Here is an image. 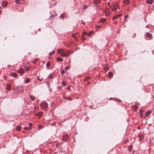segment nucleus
<instances>
[{
  "label": "nucleus",
  "mask_w": 154,
  "mask_h": 154,
  "mask_svg": "<svg viewBox=\"0 0 154 154\" xmlns=\"http://www.w3.org/2000/svg\"><path fill=\"white\" fill-rule=\"evenodd\" d=\"M66 56V54H62V55H61L63 57H65V56Z\"/></svg>",
  "instance_id": "obj_36"
},
{
  "label": "nucleus",
  "mask_w": 154,
  "mask_h": 154,
  "mask_svg": "<svg viewBox=\"0 0 154 154\" xmlns=\"http://www.w3.org/2000/svg\"><path fill=\"white\" fill-rule=\"evenodd\" d=\"M110 100H117V99L116 98H112L111 97L109 98Z\"/></svg>",
  "instance_id": "obj_29"
},
{
  "label": "nucleus",
  "mask_w": 154,
  "mask_h": 154,
  "mask_svg": "<svg viewBox=\"0 0 154 154\" xmlns=\"http://www.w3.org/2000/svg\"><path fill=\"white\" fill-rule=\"evenodd\" d=\"M42 79H39L38 78H37V79L39 81H41L42 80Z\"/></svg>",
  "instance_id": "obj_47"
},
{
  "label": "nucleus",
  "mask_w": 154,
  "mask_h": 154,
  "mask_svg": "<svg viewBox=\"0 0 154 154\" xmlns=\"http://www.w3.org/2000/svg\"><path fill=\"white\" fill-rule=\"evenodd\" d=\"M62 85L63 86H65L66 85V82L64 81H63V82L62 83Z\"/></svg>",
  "instance_id": "obj_21"
},
{
  "label": "nucleus",
  "mask_w": 154,
  "mask_h": 154,
  "mask_svg": "<svg viewBox=\"0 0 154 154\" xmlns=\"http://www.w3.org/2000/svg\"><path fill=\"white\" fill-rule=\"evenodd\" d=\"M65 73V71L64 70H62L60 71V73L62 74H63Z\"/></svg>",
  "instance_id": "obj_30"
},
{
  "label": "nucleus",
  "mask_w": 154,
  "mask_h": 154,
  "mask_svg": "<svg viewBox=\"0 0 154 154\" xmlns=\"http://www.w3.org/2000/svg\"><path fill=\"white\" fill-rule=\"evenodd\" d=\"M55 17V15H54V14H52L50 16V19L52 20V18H54Z\"/></svg>",
  "instance_id": "obj_26"
},
{
  "label": "nucleus",
  "mask_w": 154,
  "mask_h": 154,
  "mask_svg": "<svg viewBox=\"0 0 154 154\" xmlns=\"http://www.w3.org/2000/svg\"><path fill=\"white\" fill-rule=\"evenodd\" d=\"M43 114V112L42 111H40V112H39L36 113V115L37 116H41Z\"/></svg>",
  "instance_id": "obj_11"
},
{
  "label": "nucleus",
  "mask_w": 154,
  "mask_h": 154,
  "mask_svg": "<svg viewBox=\"0 0 154 154\" xmlns=\"http://www.w3.org/2000/svg\"><path fill=\"white\" fill-rule=\"evenodd\" d=\"M58 88L59 89H60V88H61V87H58Z\"/></svg>",
  "instance_id": "obj_59"
},
{
  "label": "nucleus",
  "mask_w": 154,
  "mask_h": 154,
  "mask_svg": "<svg viewBox=\"0 0 154 154\" xmlns=\"http://www.w3.org/2000/svg\"><path fill=\"white\" fill-rule=\"evenodd\" d=\"M65 17V15L64 14H62L60 16V17L61 18H63Z\"/></svg>",
  "instance_id": "obj_20"
},
{
  "label": "nucleus",
  "mask_w": 154,
  "mask_h": 154,
  "mask_svg": "<svg viewBox=\"0 0 154 154\" xmlns=\"http://www.w3.org/2000/svg\"><path fill=\"white\" fill-rule=\"evenodd\" d=\"M129 16L128 15H126L125 16V17H124V19L127 18Z\"/></svg>",
  "instance_id": "obj_38"
},
{
  "label": "nucleus",
  "mask_w": 154,
  "mask_h": 154,
  "mask_svg": "<svg viewBox=\"0 0 154 154\" xmlns=\"http://www.w3.org/2000/svg\"><path fill=\"white\" fill-rule=\"evenodd\" d=\"M118 102H121V100H119V99H117V100Z\"/></svg>",
  "instance_id": "obj_43"
},
{
  "label": "nucleus",
  "mask_w": 154,
  "mask_h": 154,
  "mask_svg": "<svg viewBox=\"0 0 154 154\" xmlns=\"http://www.w3.org/2000/svg\"><path fill=\"white\" fill-rule=\"evenodd\" d=\"M76 34V33H74V34H72V37H73V36H74V35H75Z\"/></svg>",
  "instance_id": "obj_45"
},
{
  "label": "nucleus",
  "mask_w": 154,
  "mask_h": 154,
  "mask_svg": "<svg viewBox=\"0 0 154 154\" xmlns=\"http://www.w3.org/2000/svg\"><path fill=\"white\" fill-rule=\"evenodd\" d=\"M61 51V49H58L57 50V52L58 53H60V52Z\"/></svg>",
  "instance_id": "obj_40"
},
{
  "label": "nucleus",
  "mask_w": 154,
  "mask_h": 154,
  "mask_svg": "<svg viewBox=\"0 0 154 154\" xmlns=\"http://www.w3.org/2000/svg\"><path fill=\"white\" fill-rule=\"evenodd\" d=\"M29 68L27 67V66H26V67L25 68V70H26V71H28L29 70Z\"/></svg>",
  "instance_id": "obj_33"
},
{
  "label": "nucleus",
  "mask_w": 154,
  "mask_h": 154,
  "mask_svg": "<svg viewBox=\"0 0 154 154\" xmlns=\"http://www.w3.org/2000/svg\"><path fill=\"white\" fill-rule=\"evenodd\" d=\"M53 77V75H51V74H50L48 77V78H52Z\"/></svg>",
  "instance_id": "obj_34"
},
{
  "label": "nucleus",
  "mask_w": 154,
  "mask_h": 154,
  "mask_svg": "<svg viewBox=\"0 0 154 154\" xmlns=\"http://www.w3.org/2000/svg\"><path fill=\"white\" fill-rule=\"evenodd\" d=\"M69 52L70 53V51H69Z\"/></svg>",
  "instance_id": "obj_62"
},
{
  "label": "nucleus",
  "mask_w": 154,
  "mask_h": 154,
  "mask_svg": "<svg viewBox=\"0 0 154 154\" xmlns=\"http://www.w3.org/2000/svg\"><path fill=\"white\" fill-rule=\"evenodd\" d=\"M23 0H20V2H22V3H23Z\"/></svg>",
  "instance_id": "obj_56"
},
{
  "label": "nucleus",
  "mask_w": 154,
  "mask_h": 154,
  "mask_svg": "<svg viewBox=\"0 0 154 154\" xmlns=\"http://www.w3.org/2000/svg\"><path fill=\"white\" fill-rule=\"evenodd\" d=\"M6 88L8 90H10L11 89V87L9 84H6Z\"/></svg>",
  "instance_id": "obj_7"
},
{
  "label": "nucleus",
  "mask_w": 154,
  "mask_h": 154,
  "mask_svg": "<svg viewBox=\"0 0 154 154\" xmlns=\"http://www.w3.org/2000/svg\"><path fill=\"white\" fill-rule=\"evenodd\" d=\"M134 107H136V108L137 109V106H135V105H134Z\"/></svg>",
  "instance_id": "obj_53"
},
{
  "label": "nucleus",
  "mask_w": 154,
  "mask_h": 154,
  "mask_svg": "<svg viewBox=\"0 0 154 154\" xmlns=\"http://www.w3.org/2000/svg\"><path fill=\"white\" fill-rule=\"evenodd\" d=\"M38 30H39V31H40V29H38Z\"/></svg>",
  "instance_id": "obj_64"
},
{
  "label": "nucleus",
  "mask_w": 154,
  "mask_h": 154,
  "mask_svg": "<svg viewBox=\"0 0 154 154\" xmlns=\"http://www.w3.org/2000/svg\"><path fill=\"white\" fill-rule=\"evenodd\" d=\"M97 28H100V26H97Z\"/></svg>",
  "instance_id": "obj_49"
},
{
  "label": "nucleus",
  "mask_w": 154,
  "mask_h": 154,
  "mask_svg": "<svg viewBox=\"0 0 154 154\" xmlns=\"http://www.w3.org/2000/svg\"><path fill=\"white\" fill-rule=\"evenodd\" d=\"M15 2L18 4H22V2H20V0H15Z\"/></svg>",
  "instance_id": "obj_12"
},
{
  "label": "nucleus",
  "mask_w": 154,
  "mask_h": 154,
  "mask_svg": "<svg viewBox=\"0 0 154 154\" xmlns=\"http://www.w3.org/2000/svg\"><path fill=\"white\" fill-rule=\"evenodd\" d=\"M68 89L69 90H70V88H69V87L68 88Z\"/></svg>",
  "instance_id": "obj_54"
},
{
  "label": "nucleus",
  "mask_w": 154,
  "mask_h": 154,
  "mask_svg": "<svg viewBox=\"0 0 154 154\" xmlns=\"http://www.w3.org/2000/svg\"><path fill=\"white\" fill-rule=\"evenodd\" d=\"M28 125H29L30 127L32 126V124L31 123H29Z\"/></svg>",
  "instance_id": "obj_35"
},
{
  "label": "nucleus",
  "mask_w": 154,
  "mask_h": 154,
  "mask_svg": "<svg viewBox=\"0 0 154 154\" xmlns=\"http://www.w3.org/2000/svg\"><path fill=\"white\" fill-rule=\"evenodd\" d=\"M30 79L29 78H27V79H26L25 80V82L26 83H28L30 81Z\"/></svg>",
  "instance_id": "obj_14"
},
{
  "label": "nucleus",
  "mask_w": 154,
  "mask_h": 154,
  "mask_svg": "<svg viewBox=\"0 0 154 154\" xmlns=\"http://www.w3.org/2000/svg\"><path fill=\"white\" fill-rule=\"evenodd\" d=\"M17 88H19L18 91L22 93L24 90V88L22 87H17Z\"/></svg>",
  "instance_id": "obj_1"
},
{
  "label": "nucleus",
  "mask_w": 154,
  "mask_h": 154,
  "mask_svg": "<svg viewBox=\"0 0 154 154\" xmlns=\"http://www.w3.org/2000/svg\"><path fill=\"white\" fill-rule=\"evenodd\" d=\"M146 28H148V27H149V26H148V25H146Z\"/></svg>",
  "instance_id": "obj_52"
},
{
  "label": "nucleus",
  "mask_w": 154,
  "mask_h": 154,
  "mask_svg": "<svg viewBox=\"0 0 154 154\" xmlns=\"http://www.w3.org/2000/svg\"><path fill=\"white\" fill-rule=\"evenodd\" d=\"M66 54V56H67H67H68V54Z\"/></svg>",
  "instance_id": "obj_55"
},
{
  "label": "nucleus",
  "mask_w": 154,
  "mask_h": 154,
  "mask_svg": "<svg viewBox=\"0 0 154 154\" xmlns=\"http://www.w3.org/2000/svg\"><path fill=\"white\" fill-rule=\"evenodd\" d=\"M54 15H55V16L57 15V14H54Z\"/></svg>",
  "instance_id": "obj_61"
},
{
  "label": "nucleus",
  "mask_w": 154,
  "mask_h": 154,
  "mask_svg": "<svg viewBox=\"0 0 154 154\" xmlns=\"http://www.w3.org/2000/svg\"><path fill=\"white\" fill-rule=\"evenodd\" d=\"M45 83H46V85H47L48 86V88H49V87H50V84L49 83V82H45Z\"/></svg>",
  "instance_id": "obj_31"
},
{
  "label": "nucleus",
  "mask_w": 154,
  "mask_h": 154,
  "mask_svg": "<svg viewBox=\"0 0 154 154\" xmlns=\"http://www.w3.org/2000/svg\"><path fill=\"white\" fill-rule=\"evenodd\" d=\"M107 69H107V68H106V69H105V70H107Z\"/></svg>",
  "instance_id": "obj_60"
},
{
  "label": "nucleus",
  "mask_w": 154,
  "mask_h": 154,
  "mask_svg": "<svg viewBox=\"0 0 154 154\" xmlns=\"http://www.w3.org/2000/svg\"><path fill=\"white\" fill-rule=\"evenodd\" d=\"M16 128L18 131H20L21 129V128L20 126H17L16 127Z\"/></svg>",
  "instance_id": "obj_16"
},
{
  "label": "nucleus",
  "mask_w": 154,
  "mask_h": 154,
  "mask_svg": "<svg viewBox=\"0 0 154 154\" xmlns=\"http://www.w3.org/2000/svg\"><path fill=\"white\" fill-rule=\"evenodd\" d=\"M49 88V91H52V89L50 88V87L49 88Z\"/></svg>",
  "instance_id": "obj_46"
},
{
  "label": "nucleus",
  "mask_w": 154,
  "mask_h": 154,
  "mask_svg": "<svg viewBox=\"0 0 154 154\" xmlns=\"http://www.w3.org/2000/svg\"><path fill=\"white\" fill-rule=\"evenodd\" d=\"M132 145L130 146L128 148V150L129 152H131V151L132 149Z\"/></svg>",
  "instance_id": "obj_13"
},
{
  "label": "nucleus",
  "mask_w": 154,
  "mask_h": 154,
  "mask_svg": "<svg viewBox=\"0 0 154 154\" xmlns=\"http://www.w3.org/2000/svg\"><path fill=\"white\" fill-rule=\"evenodd\" d=\"M118 8V7L117 6H113L112 8V9L113 11H115Z\"/></svg>",
  "instance_id": "obj_17"
},
{
  "label": "nucleus",
  "mask_w": 154,
  "mask_h": 154,
  "mask_svg": "<svg viewBox=\"0 0 154 154\" xmlns=\"http://www.w3.org/2000/svg\"><path fill=\"white\" fill-rule=\"evenodd\" d=\"M151 112H152L151 111H146V116H148L149 114H151Z\"/></svg>",
  "instance_id": "obj_8"
},
{
  "label": "nucleus",
  "mask_w": 154,
  "mask_h": 154,
  "mask_svg": "<svg viewBox=\"0 0 154 154\" xmlns=\"http://www.w3.org/2000/svg\"><path fill=\"white\" fill-rule=\"evenodd\" d=\"M109 74V78H111L113 74L111 72H109L108 73Z\"/></svg>",
  "instance_id": "obj_18"
},
{
  "label": "nucleus",
  "mask_w": 154,
  "mask_h": 154,
  "mask_svg": "<svg viewBox=\"0 0 154 154\" xmlns=\"http://www.w3.org/2000/svg\"><path fill=\"white\" fill-rule=\"evenodd\" d=\"M146 36L148 38H150L151 37L152 35L149 33L148 32H147L146 34Z\"/></svg>",
  "instance_id": "obj_3"
},
{
  "label": "nucleus",
  "mask_w": 154,
  "mask_h": 154,
  "mask_svg": "<svg viewBox=\"0 0 154 154\" xmlns=\"http://www.w3.org/2000/svg\"><path fill=\"white\" fill-rule=\"evenodd\" d=\"M11 75L13 77H16L17 76V74L15 72H12L11 74Z\"/></svg>",
  "instance_id": "obj_5"
},
{
  "label": "nucleus",
  "mask_w": 154,
  "mask_h": 154,
  "mask_svg": "<svg viewBox=\"0 0 154 154\" xmlns=\"http://www.w3.org/2000/svg\"><path fill=\"white\" fill-rule=\"evenodd\" d=\"M64 99L67 100L68 101H71L72 100V99L71 98V97H64Z\"/></svg>",
  "instance_id": "obj_6"
},
{
  "label": "nucleus",
  "mask_w": 154,
  "mask_h": 154,
  "mask_svg": "<svg viewBox=\"0 0 154 154\" xmlns=\"http://www.w3.org/2000/svg\"><path fill=\"white\" fill-rule=\"evenodd\" d=\"M87 33L86 32H84L82 34V37H83L84 36L87 35Z\"/></svg>",
  "instance_id": "obj_24"
},
{
  "label": "nucleus",
  "mask_w": 154,
  "mask_h": 154,
  "mask_svg": "<svg viewBox=\"0 0 154 154\" xmlns=\"http://www.w3.org/2000/svg\"><path fill=\"white\" fill-rule=\"evenodd\" d=\"M1 11H0V14H1Z\"/></svg>",
  "instance_id": "obj_63"
},
{
  "label": "nucleus",
  "mask_w": 154,
  "mask_h": 154,
  "mask_svg": "<svg viewBox=\"0 0 154 154\" xmlns=\"http://www.w3.org/2000/svg\"><path fill=\"white\" fill-rule=\"evenodd\" d=\"M143 111L141 110H140V113H142Z\"/></svg>",
  "instance_id": "obj_48"
},
{
  "label": "nucleus",
  "mask_w": 154,
  "mask_h": 154,
  "mask_svg": "<svg viewBox=\"0 0 154 154\" xmlns=\"http://www.w3.org/2000/svg\"><path fill=\"white\" fill-rule=\"evenodd\" d=\"M121 16V14H118V15H116V16L117 17H120Z\"/></svg>",
  "instance_id": "obj_42"
},
{
  "label": "nucleus",
  "mask_w": 154,
  "mask_h": 154,
  "mask_svg": "<svg viewBox=\"0 0 154 154\" xmlns=\"http://www.w3.org/2000/svg\"><path fill=\"white\" fill-rule=\"evenodd\" d=\"M130 2V1L129 0H126V1H125V4L126 5H128L129 3Z\"/></svg>",
  "instance_id": "obj_27"
},
{
  "label": "nucleus",
  "mask_w": 154,
  "mask_h": 154,
  "mask_svg": "<svg viewBox=\"0 0 154 154\" xmlns=\"http://www.w3.org/2000/svg\"><path fill=\"white\" fill-rule=\"evenodd\" d=\"M32 100H35V98L32 95H30L29 97Z\"/></svg>",
  "instance_id": "obj_15"
},
{
  "label": "nucleus",
  "mask_w": 154,
  "mask_h": 154,
  "mask_svg": "<svg viewBox=\"0 0 154 154\" xmlns=\"http://www.w3.org/2000/svg\"><path fill=\"white\" fill-rule=\"evenodd\" d=\"M49 62L48 61L47 63L46 64V66L48 68L49 67Z\"/></svg>",
  "instance_id": "obj_28"
},
{
  "label": "nucleus",
  "mask_w": 154,
  "mask_h": 154,
  "mask_svg": "<svg viewBox=\"0 0 154 154\" xmlns=\"http://www.w3.org/2000/svg\"><path fill=\"white\" fill-rule=\"evenodd\" d=\"M55 51V50H54V51H52L50 52L49 54V55H51L53 54L54 53Z\"/></svg>",
  "instance_id": "obj_25"
},
{
  "label": "nucleus",
  "mask_w": 154,
  "mask_h": 154,
  "mask_svg": "<svg viewBox=\"0 0 154 154\" xmlns=\"http://www.w3.org/2000/svg\"><path fill=\"white\" fill-rule=\"evenodd\" d=\"M106 19L104 18H102L101 20V22L103 23H104L106 21Z\"/></svg>",
  "instance_id": "obj_19"
},
{
  "label": "nucleus",
  "mask_w": 154,
  "mask_h": 154,
  "mask_svg": "<svg viewBox=\"0 0 154 154\" xmlns=\"http://www.w3.org/2000/svg\"><path fill=\"white\" fill-rule=\"evenodd\" d=\"M88 7V6L86 5H84L83 6V9H86Z\"/></svg>",
  "instance_id": "obj_23"
},
{
  "label": "nucleus",
  "mask_w": 154,
  "mask_h": 154,
  "mask_svg": "<svg viewBox=\"0 0 154 154\" xmlns=\"http://www.w3.org/2000/svg\"><path fill=\"white\" fill-rule=\"evenodd\" d=\"M23 128L24 130H27L30 129V127H25Z\"/></svg>",
  "instance_id": "obj_32"
},
{
  "label": "nucleus",
  "mask_w": 154,
  "mask_h": 154,
  "mask_svg": "<svg viewBox=\"0 0 154 154\" xmlns=\"http://www.w3.org/2000/svg\"><path fill=\"white\" fill-rule=\"evenodd\" d=\"M117 17L116 16H114L112 18V19L114 20V19H116Z\"/></svg>",
  "instance_id": "obj_39"
},
{
  "label": "nucleus",
  "mask_w": 154,
  "mask_h": 154,
  "mask_svg": "<svg viewBox=\"0 0 154 154\" xmlns=\"http://www.w3.org/2000/svg\"><path fill=\"white\" fill-rule=\"evenodd\" d=\"M146 2L148 4H151L153 2V0H147L146 1Z\"/></svg>",
  "instance_id": "obj_9"
},
{
  "label": "nucleus",
  "mask_w": 154,
  "mask_h": 154,
  "mask_svg": "<svg viewBox=\"0 0 154 154\" xmlns=\"http://www.w3.org/2000/svg\"><path fill=\"white\" fill-rule=\"evenodd\" d=\"M69 67L68 66H66L65 68V69L66 70H67V69H69Z\"/></svg>",
  "instance_id": "obj_41"
},
{
  "label": "nucleus",
  "mask_w": 154,
  "mask_h": 154,
  "mask_svg": "<svg viewBox=\"0 0 154 154\" xmlns=\"http://www.w3.org/2000/svg\"><path fill=\"white\" fill-rule=\"evenodd\" d=\"M41 107L43 106V107L46 108L48 106V104L47 103H45L42 104H41Z\"/></svg>",
  "instance_id": "obj_4"
},
{
  "label": "nucleus",
  "mask_w": 154,
  "mask_h": 154,
  "mask_svg": "<svg viewBox=\"0 0 154 154\" xmlns=\"http://www.w3.org/2000/svg\"><path fill=\"white\" fill-rule=\"evenodd\" d=\"M82 23L83 24H85V22H84L82 21Z\"/></svg>",
  "instance_id": "obj_44"
},
{
  "label": "nucleus",
  "mask_w": 154,
  "mask_h": 154,
  "mask_svg": "<svg viewBox=\"0 0 154 154\" xmlns=\"http://www.w3.org/2000/svg\"><path fill=\"white\" fill-rule=\"evenodd\" d=\"M92 31H90L88 33V34H87L88 36V37L90 36L92 34Z\"/></svg>",
  "instance_id": "obj_22"
},
{
  "label": "nucleus",
  "mask_w": 154,
  "mask_h": 154,
  "mask_svg": "<svg viewBox=\"0 0 154 154\" xmlns=\"http://www.w3.org/2000/svg\"><path fill=\"white\" fill-rule=\"evenodd\" d=\"M51 125L52 126H55L56 124H55V123H53L51 124Z\"/></svg>",
  "instance_id": "obj_37"
},
{
  "label": "nucleus",
  "mask_w": 154,
  "mask_h": 154,
  "mask_svg": "<svg viewBox=\"0 0 154 154\" xmlns=\"http://www.w3.org/2000/svg\"><path fill=\"white\" fill-rule=\"evenodd\" d=\"M7 4L6 3V4H5V5L4 6H5H5H7Z\"/></svg>",
  "instance_id": "obj_57"
},
{
  "label": "nucleus",
  "mask_w": 154,
  "mask_h": 154,
  "mask_svg": "<svg viewBox=\"0 0 154 154\" xmlns=\"http://www.w3.org/2000/svg\"><path fill=\"white\" fill-rule=\"evenodd\" d=\"M142 113H140V116H142Z\"/></svg>",
  "instance_id": "obj_58"
},
{
  "label": "nucleus",
  "mask_w": 154,
  "mask_h": 154,
  "mask_svg": "<svg viewBox=\"0 0 154 154\" xmlns=\"http://www.w3.org/2000/svg\"><path fill=\"white\" fill-rule=\"evenodd\" d=\"M68 136L67 135H65L63 136V140L65 141L68 139Z\"/></svg>",
  "instance_id": "obj_2"
},
{
  "label": "nucleus",
  "mask_w": 154,
  "mask_h": 154,
  "mask_svg": "<svg viewBox=\"0 0 154 154\" xmlns=\"http://www.w3.org/2000/svg\"><path fill=\"white\" fill-rule=\"evenodd\" d=\"M134 152H135V150H133V152H132V154H134Z\"/></svg>",
  "instance_id": "obj_51"
},
{
  "label": "nucleus",
  "mask_w": 154,
  "mask_h": 154,
  "mask_svg": "<svg viewBox=\"0 0 154 154\" xmlns=\"http://www.w3.org/2000/svg\"><path fill=\"white\" fill-rule=\"evenodd\" d=\"M57 60L58 61L60 62H62L63 61V59L60 57H57Z\"/></svg>",
  "instance_id": "obj_10"
},
{
  "label": "nucleus",
  "mask_w": 154,
  "mask_h": 154,
  "mask_svg": "<svg viewBox=\"0 0 154 154\" xmlns=\"http://www.w3.org/2000/svg\"><path fill=\"white\" fill-rule=\"evenodd\" d=\"M117 23V22H116V21L115 22H114V24H115V25H116V24Z\"/></svg>",
  "instance_id": "obj_50"
}]
</instances>
